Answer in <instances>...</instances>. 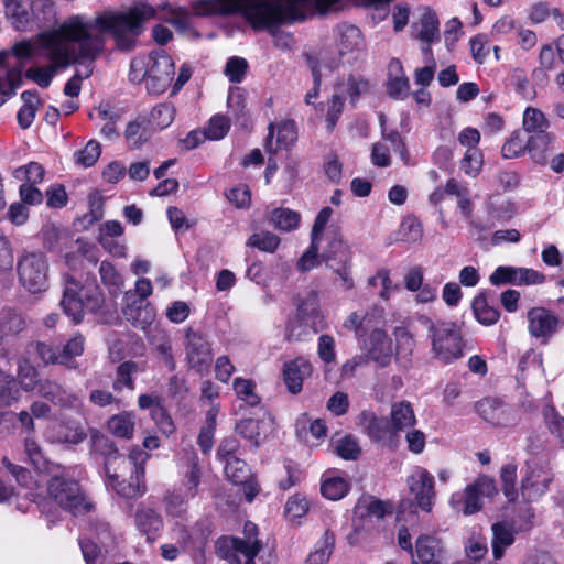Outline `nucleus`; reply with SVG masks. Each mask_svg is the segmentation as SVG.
<instances>
[{
	"instance_id": "c756f323",
	"label": "nucleus",
	"mask_w": 564,
	"mask_h": 564,
	"mask_svg": "<svg viewBox=\"0 0 564 564\" xmlns=\"http://www.w3.org/2000/svg\"><path fill=\"white\" fill-rule=\"evenodd\" d=\"M39 391L42 397L63 408L78 409L82 404L77 394L50 380L42 382Z\"/></svg>"
},
{
	"instance_id": "c9c22d12",
	"label": "nucleus",
	"mask_w": 564,
	"mask_h": 564,
	"mask_svg": "<svg viewBox=\"0 0 564 564\" xmlns=\"http://www.w3.org/2000/svg\"><path fill=\"white\" fill-rule=\"evenodd\" d=\"M107 426L116 437L129 440L133 436L135 414L128 411L115 414L108 420Z\"/></svg>"
},
{
	"instance_id": "20e7f679",
	"label": "nucleus",
	"mask_w": 564,
	"mask_h": 564,
	"mask_svg": "<svg viewBox=\"0 0 564 564\" xmlns=\"http://www.w3.org/2000/svg\"><path fill=\"white\" fill-rule=\"evenodd\" d=\"M90 447L94 453L106 457L105 470L111 486L120 496L137 498L144 492L140 486V475L143 474L142 465L149 457L141 448L131 449L128 457L117 453L113 443L99 433L93 431Z\"/></svg>"
},
{
	"instance_id": "4c0bfd02",
	"label": "nucleus",
	"mask_w": 564,
	"mask_h": 564,
	"mask_svg": "<svg viewBox=\"0 0 564 564\" xmlns=\"http://www.w3.org/2000/svg\"><path fill=\"white\" fill-rule=\"evenodd\" d=\"M152 133L147 119L137 118L128 123L124 137L130 148L138 149L150 140Z\"/></svg>"
},
{
	"instance_id": "7c9ffc66",
	"label": "nucleus",
	"mask_w": 564,
	"mask_h": 564,
	"mask_svg": "<svg viewBox=\"0 0 564 564\" xmlns=\"http://www.w3.org/2000/svg\"><path fill=\"white\" fill-rule=\"evenodd\" d=\"M414 36L422 43L426 44L423 48L424 53L430 52V45L440 40L438 20L436 14L426 9L420 18V21L414 24Z\"/></svg>"
},
{
	"instance_id": "3c124183",
	"label": "nucleus",
	"mask_w": 564,
	"mask_h": 564,
	"mask_svg": "<svg viewBox=\"0 0 564 564\" xmlns=\"http://www.w3.org/2000/svg\"><path fill=\"white\" fill-rule=\"evenodd\" d=\"M20 398L17 381L9 373L0 370V408L9 406Z\"/></svg>"
},
{
	"instance_id": "0e129e2a",
	"label": "nucleus",
	"mask_w": 564,
	"mask_h": 564,
	"mask_svg": "<svg viewBox=\"0 0 564 564\" xmlns=\"http://www.w3.org/2000/svg\"><path fill=\"white\" fill-rule=\"evenodd\" d=\"M230 129V121L223 115L213 116L207 127L204 129L209 140H221Z\"/></svg>"
},
{
	"instance_id": "de8ad7c7",
	"label": "nucleus",
	"mask_w": 564,
	"mask_h": 564,
	"mask_svg": "<svg viewBox=\"0 0 564 564\" xmlns=\"http://www.w3.org/2000/svg\"><path fill=\"white\" fill-rule=\"evenodd\" d=\"M473 312L477 321L486 326L496 324L500 317V312L489 305L484 295H478L474 299Z\"/></svg>"
},
{
	"instance_id": "f03ea898",
	"label": "nucleus",
	"mask_w": 564,
	"mask_h": 564,
	"mask_svg": "<svg viewBox=\"0 0 564 564\" xmlns=\"http://www.w3.org/2000/svg\"><path fill=\"white\" fill-rule=\"evenodd\" d=\"M154 9L151 6L140 3L128 11L107 10L94 18L84 14H73V24L82 25L84 32L91 36L98 46L96 55L91 59L72 62L78 66L74 76L67 80L64 87L65 95L77 97L80 93L82 82L91 76L94 63L105 50L107 33L111 34L116 45L121 51L131 50L139 35L142 33V24L154 17Z\"/></svg>"
},
{
	"instance_id": "b1692460",
	"label": "nucleus",
	"mask_w": 564,
	"mask_h": 564,
	"mask_svg": "<svg viewBox=\"0 0 564 564\" xmlns=\"http://www.w3.org/2000/svg\"><path fill=\"white\" fill-rule=\"evenodd\" d=\"M45 437L51 443L77 445L86 438V432L79 422L67 421L51 424Z\"/></svg>"
},
{
	"instance_id": "774afa93",
	"label": "nucleus",
	"mask_w": 564,
	"mask_h": 564,
	"mask_svg": "<svg viewBox=\"0 0 564 564\" xmlns=\"http://www.w3.org/2000/svg\"><path fill=\"white\" fill-rule=\"evenodd\" d=\"M368 283L372 288H380L379 296L384 301L389 300L391 293L395 290L390 279V273L386 269L379 270L368 280Z\"/></svg>"
},
{
	"instance_id": "4be33fe9",
	"label": "nucleus",
	"mask_w": 564,
	"mask_h": 564,
	"mask_svg": "<svg viewBox=\"0 0 564 564\" xmlns=\"http://www.w3.org/2000/svg\"><path fill=\"white\" fill-rule=\"evenodd\" d=\"M268 130L265 151L271 154L276 153L281 149H288L297 139L295 123L292 120H283L279 123L271 122Z\"/></svg>"
},
{
	"instance_id": "a878e982",
	"label": "nucleus",
	"mask_w": 564,
	"mask_h": 564,
	"mask_svg": "<svg viewBox=\"0 0 564 564\" xmlns=\"http://www.w3.org/2000/svg\"><path fill=\"white\" fill-rule=\"evenodd\" d=\"M389 422L397 440L399 441L402 432L414 427L417 423L412 404L406 400L392 402L390 406Z\"/></svg>"
},
{
	"instance_id": "37998d69",
	"label": "nucleus",
	"mask_w": 564,
	"mask_h": 564,
	"mask_svg": "<svg viewBox=\"0 0 564 564\" xmlns=\"http://www.w3.org/2000/svg\"><path fill=\"white\" fill-rule=\"evenodd\" d=\"M330 446L336 455L346 460H355L361 453L358 441L352 435L333 438Z\"/></svg>"
},
{
	"instance_id": "f3484780",
	"label": "nucleus",
	"mask_w": 564,
	"mask_h": 564,
	"mask_svg": "<svg viewBox=\"0 0 564 564\" xmlns=\"http://www.w3.org/2000/svg\"><path fill=\"white\" fill-rule=\"evenodd\" d=\"M388 143L392 147L393 151L399 154L405 165L412 164L411 156L400 133L398 131L386 132V130H382V141L376 142L372 145L371 162L373 165L387 167L391 164Z\"/></svg>"
},
{
	"instance_id": "0eeeda50",
	"label": "nucleus",
	"mask_w": 564,
	"mask_h": 564,
	"mask_svg": "<svg viewBox=\"0 0 564 564\" xmlns=\"http://www.w3.org/2000/svg\"><path fill=\"white\" fill-rule=\"evenodd\" d=\"M102 296L98 288L78 289V283L70 276H65V289L61 305L73 322H82L84 312H97L101 307Z\"/></svg>"
},
{
	"instance_id": "aec40b11",
	"label": "nucleus",
	"mask_w": 564,
	"mask_h": 564,
	"mask_svg": "<svg viewBox=\"0 0 564 564\" xmlns=\"http://www.w3.org/2000/svg\"><path fill=\"white\" fill-rule=\"evenodd\" d=\"M126 305L122 308L123 316L133 326L145 329L155 321V311L144 299H138L135 294L126 293Z\"/></svg>"
},
{
	"instance_id": "79ce46f5",
	"label": "nucleus",
	"mask_w": 564,
	"mask_h": 564,
	"mask_svg": "<svg viewBox=\"0 0 564 564\" xmlns=\"http://www.w3.org/2000/svg\"><path fill=\"white\" fill-rule=\"evenodd\" d=\"M297 314L305 321L312 319L314 326L322 321L318 292L310 291L301 299Z\"/></svg>"
},
{
	"instance_id": "052dcab7",
	"label": "nucleus",
	"mask_w": 564,
	"mask_h": 564,
	"mask_svg": "<svg viewBox=\"0 0 564 564\" xmlns=\"http://www.w3.org/2000/svg\"><path fill=\"white\" fill-rule=\"evenodd\" d=\"M482 154L478 148L467 149L462 161L460 170L470 177H476L482 167Z\"/></svg>"
},
{
	"instance_id": "f257e3e1",
	"label": "nucleus",
	"mask_w": 564,
	"mask_h": 564,
	"mask_svg": "<svg viewBox=\"0 0 564 564\" xmlns=\"http://www.w3.org/2000/svg\"><path fill=\"white\" fill-rule=\"evenodd\" d=\"M73 15H69L55 28L40 32L34 41H23L13 46L17 58H29L37 51L51 62L47 66L31 67L26 70V77L42 88L50 86L58 70L66 69L72 62L91 59L98 51L96 41L86 34L80 25L73 24Z\"/></svg>"
},
{
	"instance_id": "c03bdc74",
	"label": "nucleus",
	"mask_w": 564,
	"mask_h": 564,
	"mask_svg": "<svg viewBox=\"0 0 564 564\" xmlns=\"http://www.w3.org/2000/svg\"><path fill=\"white\" fill-rule=\"evenodd\" d=\"M175 118V108L171 104H160L150 113L148 124L152 131H160L167 128Z\"/></svg>"
},
{
	"instance_id": "1a4fd4ad",
	"label": "nucleus",
	"mask_w": 564,
	"mask_h": 564,
	"mask_svg": "<svg viewBox=\"0 0 564 564\" xmlns=\"http://www.w3.org/2000/svg\"><path fill=\"white\" fill-rule=\"evenodd\" d=\"M321 257L326 267L338 275L343 289L351 290L355 286L351 275L352 253L337 231L327 235V246Z\"/></svg>"
},
{
	"instance_id": "c85d7f7f",
	"label": "nucleus",
	"mask_w": 564,
	"mask_h": 564,
	"mask_svg": "<svg viewBox=\"0 0 564 564\" xmlns=\"http://www.w3.org/2000/svg\"><path fill=\"white\" fill-rule=\"evenodd\" d=\"M441 542L430 535H421L415 543L412 564H442Z\"/></svg>"
},
{
	"instance_id": "9d476101",
	"label": "nucleus",
	"mask_w": 564,
	"mask_h": 564,
	"mask_svg": "<svg viewBox=\"0 0 564 564\" xmlns=\"http://www.w3.org/2000/svg\"><path fill=\"white\" fill-rule=\"evenodd\" d=\"M496 492L495 481L482 476L467 485L462 491L452 494L449 506L457 513L471 516L481 510L484 497H491Z\"/></svg>"
},
{
	"instance_id": "ddd939ff",
	"label": "nucleus",
	"mask_w": 564,
	"mask_h": 564,
	"mask_svg": "<svg viewBox=\"0 0 564 564\" xmlns=\"http://www.w3.org/2000/svg\"><path fill=\"white\" fill-rule=\"evenodd\" d=\"M258 528L254 523L248 521L243 527V538H220L216 543L217 553L223 558H229V551L239 552L247 557L245 564H256L254 557L262 549L261 542L257 538Z\"/></svg>"
},
{
	"instance_id": "8fccbe9b",
	"label": "nucleus",
	"mask_w": 564,
	"mask_h": 564,
	"mask_svg": "<svg viewBox=\"0 0 564 564\" xmlns=\"http://www.w3.org/2000/svg\"><path fill=\"white\" fill-rule=\"evenodd\" d=\"M301 216L289 208H276L271 213L270 223L278 229L291 231L299 227Z\"/></svg>"
},
{
	"instance_id": "2f4dec72",
	"label": "nucleus",
	"mask_w": 564,
	"mask_h": 564,
	"mask_svg": "<svg viewBox=\"0 0 564 564\" xmlns=\"http://www.w3.org/2000/svg\"><path fill=\"white\" fill-rule=\"evenodd\" d=\"M24 462L33 466L39 474L50 475L54 468H59L62 465L50 462L40 444L33 437H25L24 440Z\"/></svg>"
},
{
	"instance_id": "e2e57ef3",
	"label": "nucleus",
	"mask_w": 564,
	"mask_h": 564,
	"mask_svg": "<svg viewBox=\"0 0 564 564\" xmlns=\"http://www.w3.org/2000/svg\"><path fill=\"white\" fill-rule=\"evenodd\" d=\"M24 327L22 316L11 310H6L0 313V332L2 339L9 334H17Z\"/></svg>"
},
{
	"instance_id": "412c9836",
	"label": "nucleus",
	"mask_w": 564,
	"mask_h": 564,
	"mask_svg": "<svg viewBox=\"0 0 564 564\" xmlns=\"http://www.w3.org/2000/svg\"><path fill=\"white\" fill-rule=\"evenodd\" d=\"M313 366L310 360L300 356L283 365L282 377L286 389L292 394L302 391L303 381L312 376Z\"/></svg>"
},
{
	"instance_id": "13d9d810",
	"label": "nucleus",
	"mask_w": 564,
	"mask_h": 564,
	"mask_svg": "<svg viewBox=\"0 0 564 564\" xmlns=\"http://www.w3.org/2000/svg\"><path fill=\"white\" fill-rule=\"evenodd\" d=\"M279 245L280 238L276 235L265 230L252 234L247 241V246L270 253L274 252Z\"/></svg>"
},
{
	"instance_id": "864d4df0",
	"label": "nucleus",
	"mask_w": 564,
	"mask_h": 564,
	"mask_svg": "<svg viewBox=\"0 0 564 564\" xmlns=\"http://www.w3.org/2000/svg\"><path fill=\"white\" fill-rule=\"evenodd\" d=\"M192 498L182 489L173 491L164 497L165 511L176 518H183L187 510V503Z\"/></svg>"
},
{
	"instance_id": "6ab92c4d",
	"label": "nucleus",
	"mask_w": 564,
	"mask_h": 564,
	"mask_svg": "<svg viewBox=\"0 0 564 564\" xmlns=\"http://www.w3.org/2000/svg\"><path fill=\"white\" fill-rule=\"evenodd\" d=\"M529 333L546 343L558 329V317L543 307H534L528 312Z\"/></svg>"
},
{
	"instance_id": "bf43d9fd",
	"label": "nucleus",
	"mask_w": 564,
	"mask_h": 564,
	"mask_svg": "<svg viewBox=\"0 0 564 564\" xmlns=\"http://www.w3.org/2000/svg\"><path fill=\"white\" fill-rule=\"evenodd\" d=\"M488 212L498 220H508L513 217L516 208L510 200L501 196H491L488 202Z\"/></svg>"
},
{
	"instance_id": "423d86ee",
	"label": "nucleus",
	"mask_w": 564,
	"mask_h": 564,
	"mask_svg": "<svg viewBox=\"0 0 564 564\" xmlns=\"http://www.w3.org/2000/svg\"><path fill=\"white\" fill-rule=\"evenodd\" d=\"M335 48L338 57L328 53L321 55L323 67L333 70L340 64H350L356 61L365 48V40L359 28L351 24H340L334 30Z\"/></svg>"
},
{
	"instance_id": "6e6552de",
	"label": "nucleus",
	"mask_w": 564,
	"mask_h": 564,
	"mask_svg": "<svg viewBox=\"0 0 564 564\" xmlns=\"http://www.w3.org/2000/svg\"><path fill=\"white\" fill-rule=\"evenodd\" d=\"M429 333L434 357L443 364H451L463 357L462 335L452 322L430 323Z\"/></svg>"
},
{
	"instance_id": "f704fd0d",
	"label": "nucleus",
	"mask_w": 564,
	"mask_h": 564,
	"mask_svg": "<svg viewBox=\"0 0 564 564\" xmlns=\"http://www.w3.org/2000/svg\"><path fill=\"white\" fill-rule=\"evenodd\" d=\"M349 488L350 484L346 477L336 475L333 471L324 474L321 492L325 498L340 500L348 494Z\"/></svg>"
},
{
	"instance_id": "f8f14e48",
	"label": "nucleus",
	"mask_w": 564,
	"mask_h": 564,
	"mask_svg": "<svg viewBox=\"0 0 564 564\" xmlns=\"http://www.w3.org/2000/svg\"><path fill=\"white\" fill-rule=\"evenodd\" d=\"M553 474L547 463L532 457L527 460L521 479V495L524 500L532 501L547 492Z\"/></svg>"
},
{
	"instance_id": "72a5a7b5",
	"label": "nucleus",
	"mask_w": 564,
	"mask_h": 564,
	"mask_svg": "<svg viewBox=\"0 0 564 564\" xmlns=\"http://www.w3.org/2000/svg\"><path fill=\"white\" fill-rule=\"evenodd\" d=\"M492 531V553L496 560L503 556L507 547L511 546L514 542V534L519 532L514 524L508 522H497L491 527Z\"/></svg>"
},
{
	"instance_id": "58836bf2",
	"label": "nucleus",
	"mask_w": 564,
	"mask_h": 564,
	"mask_svg": "<svg viewBox=\"0 0 564 564\" xmlns=\"http://www.w3.org/2000/svg\"><path fill=\"white\" fill-rule=\"evenodd\" d=\"M356 514L360 518L383 519L386 514L391 513L390 505L376 499L375 497H364L356 505Z\"/></svg>"
},
{
	"instance_id": "a18cd8bd",
	"label": "nucleus",
	"mask_w": 564,
	"mask_h": 564,
	"mask_svg": "<svg viewBox=\"0 0 564 564\" xmlns=\"http://www.w3.org/2000/svg\"><path fill=\"white\" fill-rule=\"evenodd\" d=\"M528 153V135L521 130H514L501 148L506 159H514Z\"/></svg>"
},
{
	"instance_id": "5fc2aeb1",
	"label": "nucleus",
	"mask_w": 564,
	"mask_h": 564,
	"mask_svg": "<svg viewBox=\"0 0 564 564\" xmlns=\"http://www.w3.org/2000/svg\"><path fill=\"white\" fill-rule=\"evenodd\" d=\"M264 421L243 419L237 423L236 431L245 438L250 440L252 444L257 446L260 443L261 435L264 433Z\"/></svg>"
},
{
	"instance_id": "49530a36",
	"label": "nucleus",
	"mask_w": 564,
	"mask_h": 564,
	"mask_svg": "<svg viewBox=\"0 0 564 564\" xmlns=\"http://www.w3.org/2000/svg\"><path fill=\"white\" fill-rule=\"evenodd\" d=\"M7 17L18 31L30 29L31 21L28 12L21 4V0H2Z\"/></svg>"
},
{
	"instance_id": "7ed1b4c3",
	"label": "nucleus",
	"mask_w": 564,
	"mask_h": 564,
	"mask_svg": "<svg viewBox=\"0 0 564 564\" xmlns=\"http://www.w3.org/2000/svg\"><path fill=\"white\" fill-rule=\"evenodd\" d=\"M338 0H194L196 15L241 14L253 30H270L285 21L294 20L302 10L313 8L326 11Z\"/></svg>"
},
{
	"instance_id": "338daca9",
	"label": "nucleus",
	"mask_w": 564,
	"mask_h": 564,
	"mask_svg": "<svg viewBox=\"0 0 564 564\" xmlns=\"http://www.w3.org/2000/svg\"><path fill=\"white\" fill-rule=\"evenodd\" d=\"M2 464L20 486L30 490L37 488L36 482L33 481L31 473L26 468L11 463L7 457L2 458Z\"/></svg>"
},
{
	"instance_id": "bb28decb",
	"label": "nucleus",
	"mask_w": 564,
	"mask_h": 564,
	"mask_svg": "<svg viewBox=\"0 0 564 564\" xmlns=\"http://www.w3.org/2000/svg\"><path fill=\"white\" fill-rule=\"evenodd\" d=\"M368 354L370 358L382 367L390 364L394 354L392 340L387 333L375 328L369 336Z\"/></svg>"
},
{
	"instance_id": "393cba45",
	"label": "nucleus",
	"mask_w": 564,
	"mask_h": 564,
	"mask_svg": "<svg viewBox=\"0 0 564 564\" xmlns=\"http://www.w3.org/2000/svg\"><path fill=\"white\" fill-rule=\"evenodd\" d=\"M476 412L495 425H508L513 422L511 410L496 398H485L475 403Z\"/></svg>"
},
{
	"instance_id": "6e6d98bb",
	"label": "nucleus",
	"mask_w": 564,
	"mask_h": 564,
	"mask_svg": "<svg viewBox=\"0 0 564 564\" xmlns=\"http://www.w3.org/2000/svg\"><path fill=\"white\" fill-rule=\"evenodd\" d=\"M44 167L37 162H30L26 165L20 166L14 170L13 176L15 180L23 182V184L36 185L44 178Z\"/></svg>"
},
{
	"instance_id": "dca6fc26",
	"label": "nucleus",
	"mask_w": 564,
	"mask_h": 564,
	"mask_svg": "<svg viewBox=\"0 0 564 564\" xmlns=\"http://www.w3.org/2000/svg\"><path fill=\"white\" fill-rule=\"evenodd\" d=\"M186 359L191 368L206 371L213 360L210 343L199 330L188 328L185 334Z\"/></svg>"
},
{
	"instance_id": "4468645a",
	"label": "nucleus",
	"mask_w": 564,
	"mask_h": 564,
	"mask_svg": "<svg viewBox=\"0 0 564 564\" xmlns=\"http://www.w3.org/2000/svg\"><path fill=\"white\" fill-rule=\"evenodd\" d=\"M149 79L148 91L160 95L170 86L174 73L175 64L164 50H155L148 55Z\"/></svg>"
},
{
	"instance_id": "603ef678",
	"label": "nucleus",
	"mask_w": 564,
	"mask_h": 564,
	"mask_svg": "<svg viewBox=\"0 0 564 564\" xmlns=\"http://www.w3.org/2000/svg\"><path fill=\"white\" fill-rule=\"evenodd\" d=\"M227 478L236 485L245 484L250 478V469L247 464L237 456H230L225 463Z\"/></svg>"
},
{
	"instance_id": "39448f33",
	"label": "nucleus",
	"mask_w": 564,
	"mask_h": 564,
	"mask_svg": "<svg viewBox=\"0 0 564 564\" xmlns=\"http://www.w3.org/2000/svg\"><path fill=\"white\" fill-rule=\"evenodd\" d=\"M48 477L47 495L55 503L74 516L89 510L90 503L86 501L79 484L70 479L66 467L54 468Z\"/></svg>"
},
{
	"instance_id": "e433bc0d",
	"label": "nucleus",
	"mask_w": 564,
	"mask_h": 564,
	"mask_svg": "<svg viewBox=\"0 0 564 564\" xmlns=\"http://www.w3.org/2000/svg\"><path fill=\"white\" fill-rule=\"evenodd\" d=\"M550 122L538 108L528 107L522 116V131L527 135L549 132Z\"/></svg>"
},
{
	"instance_id": "473e14b6",
	"label": "nucleus",
	"mask_w": 564,
	"mask_h": 564,
	"mask_svg": "<svg viewBox=\"0 0 564 564\" xmlns=\"http://www.w3.org/2000/svg\"><path fill=\"white\" fill-rule=\"evenodd\" d=\"M134 523L140 533L153 542L163 529L162 517L151 508H140L134 516Z\"/></svg>"
},
{
	"instance_id": "a19ab883",
	"label": "nucleus",
	"mask_w": 564,
	"mask_h": 564,
	"mask_svg": "<svg viewBox=\"0 0 564 564\" xmlns=\"http://www.w3.org/2000/svg\"><path fill=\"white\" fill-rule=\"evenodd\" d=\"M334 543V534L325 531L315 544L314 550L308 554L305 564H326L333 553Z\"/></svg>"
},
{
	"instance_id": "4d7b16f0",
	"label": "nucleus",
	"mask_w": 564,
	"mask_h": 564,
	"mask_svg": "<svg viewBox=\"0 0 564 564\" xmlns=\"http://www.w3.org/2000/svg\"><path fill=\"white\" fill-rule=\"evenodd\" d=\"M238 399L253 406L260 403V398L256 393V383L250 379L241 377L235 378L232 383Z\"/></svg>"
},
{
	"instance_id": "680f3d73",
	"label": "nucleus",
	"mask_w": 564,
	"mask_h": 564,
	"mask_svg": "<svg viewBox=\"0 0 564 564\" xmlns=\"http://www.w3.org/2000/svg\"><path fill=\"white\" fill-rule=\"evenodd\" d=\"M500 478L502 481V490L505 496L510 502L518 498L517 484V466L514 464H507L501 468Z\"/></svg>"
},
{
	"instance_id": "5701e85b",
	"label": "nucleus",
	"mask_w": 564,
	"mask_h": 564,
	"mask_svg": "<svg viewBox=\"0 0 564 564\" xmlns=\"http://www.w3.org/2000/svg\"><path fill=\"white\" fill-rule=\"evenodd\" d=\"M170 536L175 541L183 552L194 555H202L206 536L204 532H198L195 528L188 529L183 523L176 521L170 530Z\"/></svg>"
},
{
	"instance_id": "9b49d317",
	"label": "nucleus",
	"mask_w": 564,
	"mask_h": 564,
	"mask_svg": "<svg viewBox=\"0 0 564 564\" xmlns=\"http://www.w3.org/2000/svg\"><path fill=\"white\" fill-rule=\"evenodd\" d=\"M20 283L31 293H40L48 286V263L41 252H29L18 261Z\"/></svg>"
},
{
	"instance_id": "ea45409f",
	"label": "nucleus",
	"mask_w": 564,
	"mask_h": 564,
	"mask_svg": "<svg viewBox=\"0 0 564 564\" xmlns=\"http://www.w3.org/2000/svg\"><path fill=\"white\" fill-rule=\"evenodd\" d=\"M31 8L40 28H48L57 21V10L54 0H31Z\"/></svg>"
},
{
	"instance_id": "2eb2a0df",
	"label": "nucleus",
	"mask_w": 564,
	"mask_h": 564,
	"mask_svg": "<svg viewBox=\"0 0 564 564\" xmlns=\"http://www.w3.org/2000/svg\"><path fill=\"white\" fill-rule=\"evenodd\" d=\"M357 425L371 441L382 446L395 447L398 440L389 419L377 415L373 411L365 410L357 416Z\"/></svg>"
},
{
	"instance_id": "09e8293b",
	"label": "nucleus",
	"mask_w": 564,
	"mask_h": 564,
	"mask_svg": "<svg viewBox=\"0 0 564 564\" xmlns=\"http://www.w3.org/2000/svg\"><path fill=\"white\" fill-rule=\"evenodd\" d=\"M151 344L154 351L163 360L165 366L173 370L175 368V361L172 351V343L170 337L162 330L155 332L151 337Z\"/></svg>"
},
{
	"instance_id": "a211bd4d",
	"label": "nucleus",
	"mask_w": 564,
	"mask_h": 564,
	"mask_svg": "<svg viewBox=\"0 0 564 564\" xmlns=\"http://www.w3.org/2000/svg\"><path fill=\"white\" fill-rule=\"evenodd\" d=\"M408 486L417 506L423 511H431L434 491V477L424 468L416 467L408 477Z\"/></svg>"
},
{
	"instance_id": "cd10ccee",
	"label": "nucleus",
	"mask_w": 564,
	"mask_h": 564,
	"mask_svg": "<svg viewBox=\"0 0 564 564\" xmlns=\"http://www.w3.org/2000/svg\"><path fill=\"white\" fill-rule=\"evenodd\" d=\"M556 137L552 132L528 135V154L540 165H546L550 155L555 150Z\"/></svg>"
},
{
	"instance_id": "69168bd1",
	"label": "nucleus",
	"mask_w": 564,
	"mask_h": 564,
	"mask_svg": "<svg viewBox=\"0 0 564 564\" xmlns=\"http://www.w3.org/2000/svg\"><path fill=\"white\" fill-rule=\"evenodd\" d=\"M400 234L402 240L409 243L421 241L423 237V227L421 221L415 217H406L401 223Z\"/></svg>"
}]
</instances>
